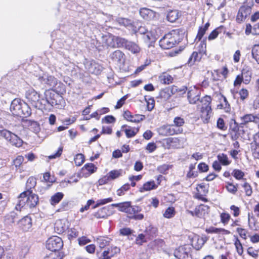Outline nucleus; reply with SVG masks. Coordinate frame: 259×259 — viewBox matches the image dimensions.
Wrapping results in <instances>:
<instances>
[{
  "instance_id": "1",
  "label": "nucleus",
  "mask_w": 259,
  "mask_h": 259,
  "mask_svg": "<svg viewBox=\"0 0 259 259\" xmlns=\"http://www.w3.org/2000/svg\"><path fill=\"white\" fill-rule=\"evenodd\" d=\"M38 202L37 195L30 191H25L21 193L17 198V202L15 209L21 211L23 207L33 208L36 206Z\"/></svg>"
},
{
  "instance_id": "2",
  "label": "nucleus",
  "mask_w": 259,
  "mask_h": 259,
  "mask_svg": "<svg viewBox=\"0 0 259 259\" xmlns=\"http://www.w3.org/2000/svg\"><path fill=\"white\" fill-rule=\"evenodd\" d=\"M10 111L13 115L21 117H27L31 114V110L28 104L18 98L12 101Z\"/></svg>"
},
{
  "instance_id": "3",
  "label": "nucleus",
  "mask_w": 259,
  "mask_h": 259,
  "mask_svg": "<svg viewBox=\"0 0 259 259\" xmlns=\"http://www.w3.org/2000/svg\"><path fill=\"white\" fill-rule=\"evenodd\" d=\"M180 41L177 30H173L165 34L159 40L160 47L164 49H169L179 44Z\"/></svg>"
},
{
  "instance_id": "4",
  "label": "nucleus",
  "mask_w": 259,
  "mask_h": 259,
  "mask_svg": "<svg viewBox=\"0 0 259 259\" xmlns=\"http://www.w3.org/2000/svg\"><path fill=\"white\" fill-rule=\"evenodd\" d=\"M58 97H59L58 95L55 93L53 91L46 90L44 95L41 96L42 110L50 109V107L57 105Z\"/></svg>"
},
{
  "instance_id": "5",
  "label": "nucleus",
  "mask_w": 259,
  "mask_h": 259,
  "mask_svg": "<svg viewBox=\"0 0 259 259\" xmlns=\"http://www.w3.org/2000/svg\"><path fill=\"white\" fill-rule=\"evenodd\" d=\"M27 102L33 107L42 110L41 96L32 88L27 90L25 94Z\"/></svg>"
},
{
  "instance_id": "6",
  "label": "nucleus",
  "mask_w": 259,
  "mask_h": 259,
  "mask_svg": "<svg viewBox=\"0 0 259 259\" xmlns=\"http://www.w3.org/2000/svg\"><path fill=\"white\" fill-rule=\"evenodd\" d=\"M202 104L201 108V117L207 120L210 118L212 113V109L210 106L211 98L209 96H205L200 100Z\"/></svg>"
},
{
  "instance_id": "7",
  "label": "nucleus",
  "mask_w": 259,
  "mask_h": 259,
  "mask_svg": "<svg viewBox=\"0 0 259 259\" xmlns=\"http://www.w3.org/2000/svg\"><path fill=\"white\" fill-rule=\"evenodd\" d=\"M63 246L62 239L58 236H52L48 239L46 243V247L52 251L60 250Z\"/></svg>"
},
{
  "instance_id": "8",
  "label": "nucleus",
  "mask_w": 259,
  "mask_h": 259,
  "mask_svg": "<svg viewBox=\"0 0 259 259\" xmlns=\"http://www.w3.org/2000/svg\"><path fill=\"white\" fill-rule=\"evenodd\" d=\"M201 91L195 86L189 88L187 93V99L191 104H196L200 100Z\"/></svg>"
},
{
  "instance_id": "9",
  "label": "nucleus",
  "mask_w": 259,
  "mask_h": 259,
  "mask_svg": "<svg viewBox=\"0 0 259 259\" xmlns=\"http://www.w3.org/2000/svg\"><path fill=\"white\" fill-rule=\"evenodd\" d=\"M109 57L112 62L119 66L123 64L125 60L124 54L119 50H117L111 53L109 55Z\"/></svg>"
},
{
  "instance_id": "10",
  "label": "nucleus",
  "mask_w": 259,
  "mask_h": 259,
  "mask_svg": "<svg viewBox=\"0 0 259 259\" xmlns=\"http://www.w3.org/2000/svg\"><path fill=\"white\" fill-rule=\"evenodd\" d=\"M251 13V7L247 5L241 7L236 17V21L238 23L244 21Z\"/></svg>"
},
{
  "instance_id": "11",
  "label": "nucleus",
  "mask_w": 259,
  "mask_h": 259,
  "mask_svg": "<svg viewBox=\"0 0 259 259\" xmlns=\"http://www.w3.org/2000/svg\"><path fill=\"white\" fill-rule=\"evenodd\" d=\"M161 134L165 136H171L175 134H179L182 133V128L176 129L173 125H166L162 126L160 129Z\"/></svg>"
},
{
  "instance_id": "12",
  "label": "nucleus",
  "mask_w": 259,
  "mask_h": 259,
  "mask_svg": "<svg viewBox=\"0 0 259 259\" xmlns=\"http://www.w3.org/2000/svg\"><path fill=\"white\" fill-rule=\"evenodd\" d=\"M111 205L104 206L99 209L93 215L97 219H105L112 214V211L111 210Z\"/></svg>"
},
{
  "instance_id": "13",
  "label": "nucleus",
  "mask_w": 259,
  "mask_h": 259,
  "mask_svg": "<svg viewBox=\"0 0 259 259\" xmlns=\"http://www.w3.org/2000/svg\"><path fill=\"white\" fill-rule=\"evenodd\" d=\"M123 117L127 121L135 123L140 122L145 118V116L144 115H133L128 110H126L124 112Z\"/></svg>"
},
{
  "instance_id": "14",
  "label": "nucleus",
  "mask_w": 259,
  "mask_h": 259,
  "mask_svg": "<svg viewBox=\"0 0 259 259\" xmlns=\"http://www.w3.org/2000/svg\"><path fill=\"white\" fill-rule=\"evenodd\" d=\"M120 252V248L117 246H111L107 250H104L102 253L103 257L101 259H110L114 255L119 253Z\"/></svg>"
},
{
  "instance_id": "15",
  "label": "nucleus",
  "mask_w": 259,
  "mask_h": 259,
  "mask_svg": "<svg viewBox=\"0 0 259 259\" xmlns=\"http://www.w3.org/2000/svg\"><path fill=\"white\" fill-rule=\"evenodd\" d=\"M177 90L175 85H173L170 88H166L160 92L159 96L164 100H167L169 99L172 95L177 93Z\"/></svg>"
},
{
  "instance_id": "16",
  "label": "nucleus",
  "mask_w": 259,
  "mask_h": 259,
  "mask_svg": "<svg viewBox=\"0 0 259 259\" xmlns=\"http://www.w3.org/2000/svg\"><path fill=\"white\" fill-rule=\"evenodd\" d=\"M41 83L46 84L50 88H55L58 84V80L53 76H43L39 78Z\"/></svg>"
},
{
  "instance_id": "17",
  "label": "nucleus",
  "mask_w": 259,
  "mask_h": 259,
  "mask_svg": "<svg viewBox=\"0 0 259 259\" xmlns=\"http://www.w3.org/2000/svg\"><path fill=\"white\" fill-rule=\"evenodd\" d=\"M209 209V207L208 206L204 204L197 206L195 209V216L199 218H203L208 213Z\"/></svg>"
},
{
  "instance_id": "18",
  "label": "nucleus",
  "mask_w": 259,
  "mask_h": 259,
  "mask_svg": "<svg viewBox=\"0 0 259 259\" xmlns=\"http://www.w3.org/2000/svg\"><path fill=\"white\" fill-rule=\"evenodd\" d=\"M111 40L114 41V44L112 45H109V46L113 48H125L127 42L128 40L119 36H113Z\"/></svg>"
},
{
  "instance_id": "19",
  "label": "nucleus",
  "mask_w": 259,
  "mask_h": 259,
  "mask_svg": "<svg viewBox=\"0 0 259 259\" xmlns=\"http://www.w3.org/2000/svg\"><path fill=\"white\" fill-rule=\"evenodd\" d=\"M243 125L249 122H253L259 124V113L253 115L252 114H246L241 117Z\"/></svg>"
},
{
  "instance_id": "20",
  "label": "nucleus",
  "mask_w": 259,
  "mask_h": 259,
  "mask_svg": "<svg viewBox=\"0 0 259 259\" xmlns=\"http://www.w3.org/2000/svg\"><path fill=\"white\" fill-rule=\"evenodd\" d=\"M174 255L176 257L179 259H189V253L186 249L183 246L179 247L176 249L174 252Z\"/></svg>"
},
{
  "instance_id": "21",
  "label": "nucleus",
  "mask_w": 259,
  "mask_h": 259,
  "mask_svg": "<svg viewBox=\"0 0 259 259\" xmlns=\"http://www.w3.org/2000/svg\"><path fill=\"white\" fill-rule=\"evenodd\" d=\"M139 13L141 16L146 20H150L155 17L154 12L147 8L141 9Z\"/></svg>"
},
{
  "instance_id": "22",
  "label": "nucleus",
  "mask_w": 259,
  "mask_h": 259,
  "mask_svg": "<svg viewBox=\"0 0 259 259\" xmlns=\"http://www.w3.org/2000/svg\"><path fill=\"white\" fill-rule=\"evenodd\" d=\"M144 233H145V235L149 239H152L156 237L157 235V229L152 225H149L146 228Z\"/></svg>"
},
{
  "instance_id": "23",
  "label": "nucleus",
  "mask_w": 259,
  "mask_h": 259,
  "mask_svg": "<svg viewBox=\"0 0 259 259\" xmlns=\"http://www.w3.org/2000/svg\"><path fill=\"white\" fill-rule=\"evenodd\" d=\"M20 225L24 231H28L32 226L31 219L27 215L20 221Z\"/></svg>"
},
{
  "instance_id": "24",
  "label": "nucleus",
  "mask_w": 259,
  "mask_h": 259,
  "mask_svg": "<svg viewBox=\"0 0 259 259\" xmlns=\"http://www.w3.org/2000/svg\"><path fill=\"white\" fill-rule=\"evenodd\" d=\"M67 229L64 221L63 220H58L56 221L54 225V230L58 234H62Z\"/></svg>"
},
{
  "instance_id": "25",
  "label": "nucleus",
  "mask_w": 259,
  "mask_h": 259,
  "mask_svg": "<svg viewBox=\"0 0 259 259\" xmlns=\"http://www.w3.org/2000/svg\"><path fill=\"white\" fill-rule=\"evenodd\" d=\"M158 185H156L154 181H148L144 183L143 186L139 189V191L143 193L145 191H150L155 189L157 188Z\"/></svg>"
},
{
  "instance_id": "26",
  "label": "nucleus",
  "mask_w": 259,
  "mask_h": 259,
  "mask_svg": "<svg viewBox=\"0 0 259 259\" xmlns=\"http://www.w3.org/2000/svg\"><path fill=\"white\" fill-rule=\"evenodd\" d=\"M206 240L203 237H196L193 239L192 245L196 250H199L204 244Z\"/></svg>"
},
{
  "instance_id": "27",
  "label": "nucleus",
  "mask_w": 259,
  "mask_h": 259,
  "mask_svg": "<svg viewBox=\"0 0 259 259\" xmlns=\"http://www.w3.org/2000/svg\"><path fill=\"white\" fill-rule=\"evenodd\" d=\"M125 49L135 54L139 53L141 50L140 48L137 44L131 41H128Z\"/></svg>"
},
{
  "instance_id": "28",
  "label": "nucleus",
  "mask_w": 259,
  "mask_h": 259,
  "mask_svg": "<svg viewBox=\"0 0 259 259\" xmlns=\"http://www.w3.org/2000/svg\"><path fill=\"white\" fill-rule=\"evenodd\" d=\"M8 141L12 145L17 147H21L23 143V141L19 137L13 133Z\"/></svg>"
},
{
  "instance_id": "29",
  "label": "nucleus",
  "mask_w": 259,
  "mask_h": 259,
  "mask_svg": "<svg viewBox=\"0 0 259 259\" xmlns=\"http://www.w3.org/2000/svg\"><path fill=\"white\" fill-rule=\"evenodd\" d=\"M101 70V67L95 62H91L88 67L89 72L93 74H98Z\"/></svg>"
},
{
  "instance_id": "30",
  "label": "nucleus",
  "mask_w": 259,
  "mask_h": 259,
  "mask_svg": "<svg viewBox=\"0 0 259 259\" xmlns=\"http://www.w3.org/2000/svg\"><path fill=\"white\" fill-rule=\"evenodd\" d=\"M179 18V12L177 10H172L167 13L166 19L168 21L175 22Z\"/></svg>"
},
{
  "instance_id": "31",
  "label": "nucleus",
  "mask_w": 259,
  "mask_h": 259,
  "mask_svg": "<svg viewBox=\"0 0 259 259\" xmlns=\"http://www.w3.org/2000/svg\"><path fill=\"white\" fill-rule=\"evenodd\" d=\"M243 127V123H240L239 125L238 123L234 121L233 123H231L230 126V130L231 131V132H241L243 133L244 131L242 128Z\"/></svg>"
},
{
  "instance_id": "32",
  "label": "nucleus",
  "mask_w": 259,
  "mask_h": 259,
  "mask_svg": "<svg viewBox=\"0 0 259 259\" xmlns=\"http://www.w3.org/2000/svg\"><path fill=\"white\" fill-rule=\"evenodd\" d=\"M64 194L62 192H57L53 195L50 199L52 205H56L63 198Z\"/></svg>"
},
{
  "instance_id": "33",
  "label": "nucleus",
  "mask_w": 259,
  "mask_h": 259,
  "mask_svg": "<svg viewBox=\"0 0 259 259\" xmlns=\"http://www.w3.org/2000/svg\"><path fill=\"white\" fill-rule=\"evenodd\" d=\"M19 214L14 211L11 212L6 217V220L9 223H14L19 220Z\"/></svg>"
},
{
  "instance_id": "34",
  "label": "nucleus",
  "mask_w": 259,
  "mask_h": 259,
  "mask_svg": "<svg viewBox=\"0 0 259 259\" xmlns=\"http://www.w3.org/2000/svg\"><path fill=\"white\" fill-rule=\"evenodd\" d=\"M131 202H124L119 203H113L111 204L113 207H118L120 211L125 212L126 213L128 206Z\"/></svg>"
},
{
  "instance_id": "35",
  "label": "nucleus",
  "mask_w": 259,
  "mask_h": 259,
  "mask_svg": "<svg viewBox=\"0 0 259 259\" xmlns=\"http://www.w3.org/2000/svg\"><path fill=\"white\" fill-rule=\"evenodd\" d=\"M241 76L243 77V82L248 84L251 78V72L248 70L243 69Z\"/></svg>"
},
{
  "instance_id": "36",
  "label": "nucleus",
  "mask_w": 259,
  "mask_h": 259,
  "mask_svg": "<svg viewBox=\"0 0 259 259\" xmlns=\"http://www.w3.org/2000/svg\"><path fill=\"white\" fill-rule=\"evenodd\" d=\"M36 184V180L35 178L31 177H30L27 181L26 184V191H32V189L34 188Z\"/></svg>"
},
{
  "instance_id": "37",
  "label": "nucleus",
  "mask_w": 259,
  "mask_h": 259,
  "mask_svg": "<svg viewBox=\"0 0 259 259\" xmlns=\"http://www.w3.org/2000/svg\"><path fill=\"white\" fill-rule=\"evenodd\" d=\"M111 239L107 237H100L97 239V242L101 248H103L108 245Z\"/></svg>"
},
{
  "instance_id": "38",
  "label": "nucleus",
  "mask_w": 259,
  "mask_h": 259,
  "mask_svg": "<svg viewBox=\"0 0 259 259\" xmlns=\"http://www.w3.org/2000/svg\"><path fill=\"white\" fill-rule=\"evenodd\" d=\"M201 58V56H200L197 52H194L190 57L187 63L189 66H192L195 61L199 60Z\"/></svg>"
},
{
  "instance_id": "39",
  "label": "nucleus",
  "mask_w": 259,
  "mask_h": 259,
  "mask_svg": "<svg viewBox=\"0 0 259 259\" xmlns=\"http://www.w3.org/2000/svg\"><path fill=\"white\" fill-rule=\"evenodd\" d=\"M217 157L219 161L224 165H228L230 163L227 155L224 153L218 154Z\"/></svg>"
},
{
  "instance_id": "40",
  "label": "nucleus",
  "mask_w": 259,
  "mask_h": 259,
  "mask_svg": "<svg viewBox=\"0 0 259 259\" xmlns=\"http://www.w3.org/2000/svg\"><path fill=\"white\" fill-rule=\"evenodd\" d=\"M128 128L124 130L127 138H130L134 137L139 131V128H132L128 126Z\"/></svg>"
},
{
  "instance_id": "41",
  "label": "nucleus",
  "mask_w": 259,
  "mask_h": 259,
  "mask_svg": "<svg viewBox=\"0 0 259 259\" xmlns=\"http://www.w3.org/2000/svg\"><path fill=\"white\" fill-rule=\"evenodd\" d=\"M251 55L252 58L259 64V45L253 46L251 50Z\"/></svg>"
},
{
  "instance_id": "42",
  "label": "nucleus",
  "mask_w": 259,
  "mask_h": 259,
  "mask_svg": "<svg viewBox=\"0 0 259 259\" xmlns=\"http://www.w3.org/2000/svg\"><path fill=\"white\" fill-rule=\"evenodd\" d=\"M122 171L121 169L113 170L108 172L107 175L110 180H114L121 175Z\"/></svg>"
},
{
  "instance_id": "43",
  "label": "nucleus",
  "mask_w": 259,
  "mask_h": 259,
  "mask_svg": "<svg viewBox=\"0 0 259 259\" xmlns=\"http://www.w3.org/2000/svg\"><path fill=\"white\" fill-rule=\"evenodd\" d=\"M116 22L120 26L127 27L132 25V21L130 19L124 18H118Z\"/></svg>"
},
{
  "instance_id": "44",
  "label": "nucleus",
  "mask_w": 259,
  "mask_h": 259,
  "mask_svg": "<svg viewBox=\"0 0 259 259\" xmlns=\"http://www.w3.org/2000/svg\"><path fill=\"white\" fill-rule=\"evenodd\" d=\"M205 231L207 233H216L219 234L221 233L222 232H225L226 234L229 233V231L226 230L224 229L217 228L213 227H211L209 228H207L205 230Z\"/></svg>"
},
{
  "instance_id": "45",
  "label": "nucleus",
  "mask_w": 259,
  "mask_h": 259,
  "mask_svg": "<svg viewBox=\"0 0 259 259\" xmlns=\"http://www.w3.org/2000/svg\"><path fill=\"white\" fill-rule=\"evenodd\" d=\"M175 213V208L173 207H169L165 210L163 213V216L164 218L170 219L174 217Z\"/></svg>"
},
{
  "instance_id": "46",
  "label": "nucleus",
  "mask_w": 259,
  "mask_h": 259,
  "mask_svg": "<svg viewBox=\"0 0 259 259\" xmlns=\"http://www.w3.org/2000/svg\"><path fill=\"white\" fill-rule=\"evenodd\" d=\"M12 134L13 133L9 131L4 128L3 127H0V136L5 138L7 141L9 140Z\"/></svg>"
},
{
  "instance_id": "47",
  "label": "nucleus",
  "mask_w": 259,
  "mask_h": 259,
  "mask_svg": "<svg viewBox=\"0 0 259 259\" xmlns=\"http://www.w3.org/2000/svg\"><path fill=\"white\" fill-rule=\"evenodd\" d=\"M112 201H113V199L111 197L98 200L96 202V204L93 206V208L95 209L101 205H104L107 203L111 202Z\"/></svg>"
},
{
  "instance_id": "48",
  "label": "nucleus",
  "mask_w": 259,
  "mask_h": 259,
  "mask_svg": "<svg viewBox=\"0 0 259 259\" xmlns=\"http://www.w3.org/2000/svg\"><path fill=\"white\" fill-rule=\"evenodd\" d=\"M97 169V167L93 163L85 164L82 167V170H87L91 174L94 173Z\"/></svg>"
},
{
  "instance_id": "49",
  "label": "nucleus",
  "mask_w": 259,
  "mask_h": 259,
  "mask_svg": "<svg viewBox=\"0 0 259 259\" xmlns=\"http://www.w3.org/2000/svg\"><path fill=\"white\" fill-rule=\"evenodd\" d=\"M147 238L145 234H140L136 239V243L139 245H142L143 243L147 241Z\"/></svg>"
},
{
  "instance_id": "50",
  "label": "nucleus",
  "mask_w": 259,
  "mask_h": 259,
  "mask_svg": "<svg viewBox=\"0 0 259 259\" xmlns=\"http://www.w3.org/2000/svg\"><path fill=\"white\" fill-rule=\"evenodd\" d=\"M234 245L237 253L239 255H241L243 252V248L242 244L238 238H236Z\"/></svg>"
},
{
  "instance_id": "51",
  "label": "nucleus",
  "mask_w": 259,
  "mask_h": 259,
  "mask_svg": "<svg viewBox=\"0 0 259 259\" xmlns=\"http://www.w3.org/2000/svg\"><path fill=\"white\" fill-rule=\"evenodd\" d=\"M74 162L77 166L81 165L84 160V155L82 154H77L76 155L74 159Z\"/></svg>"
},
{
  "instance_id": "52",
  "label": "nucleus",
  "mask_w": 259,
  "mask_h": 259,
  "mask_svg": "<svg viewBox=\"0 0 259 259\" xmlns=\"http://www.w3.org/2000/svg\"><path fill=\"white\" fill-rule=\"evenodd\" d=\"M161 82L164 84H169L172 82L173 78L168 74L163 75L160 77Z\"/></svg>"
},
{
  "instance_id": "53",
  "label": "nucleus",
  "mask_w": 259,
  "mask_h": 259,
  "mask_svg": "<svg viewBox=\"0 0 259 259\" xmlns=\"http://www.w3.org/2000/svg\"><path fill=\"white\" fill-rule=\"evenodd\" d=\"M237 184L236 185H234L232 183L228 182L226 186V189L230 193L234 194L237 191Z\"/></svg>"
},
{
  "instance_id": "54",
  "label": "nucleus",
  "mask_w": 259,
  "mask_h": 259,
  "mask_svg": "<svg viewBox=\"0 0 259 259\" xmlns=\"http://www.w3.org/2000/svg\"><path fill=\"white\" fill-rule=\"evenodd\" d=\"M185 123L184 119L181 117H176L174 119V126L181 127Z\"/></svg>"
},
{
  "instance_id": "55",
  "label": "nucleus",
  "mask_w": 259,
  "mask_h": 259,
  "mask_svg": "<svg viewBox=\"0 0 259 259\" xmlns=\"http://www.w3.org/2000/svg\"><path fill=\"white\" fill-rule=\"evenodd\" d=\"M220 100L222 101V103L224 104V109L225 112H228L230 110V106L228 102L227 101V98L223 95H222Z\"/></svg>"
},
{
  "instance_id": "56",
  "label": "nucleus",
  "mask_w": 259,
  "mask_h": 259,
  "mask_svg": "<svg viewBox=\"0 0 259 259\" xmlns=\"http://www.w3.org/2000/svg\"><path fill=\"white\" fill-rule=\"evenodd\" d=\"M143 38L145 41L151 42L155 41V36L149 31H147L146 33L144 35Z\"/></svg>"
},
{
  "instance_id": "57",
  "label": "nucleus",
  "mask_w": 259,
  "mask_h": 259,
  "mask_svg": "<svg viewBox=\"0 0 259 259\" xmlns=\"http://www.w3.org/2000/svg\"><path fill=\"white\" fill-rule=\"evenodd\" d=\"M232 175L237 180H240L244 176L243 171L239 169H234L233 171Z\"/></svg>"
},
{
  "instance_id": "58",
  "label": "nucleus",
  "mask_w": 259,
  "mask_h": 259,
  "mask_svg": "<svg viewBox=\"0 0 259 259\" xmlns=\"http://www.w3.org/2000/svg\"><path fill=\"white\" fill-rule=\"evenodd\" d=\"M24 157L21 155L18 156L16 159L13 160V164L16 167H19L23 163Z\"/></svg>"
},
{
  "instance_id": "59",
  "label": "nucleus",
  "mask_w": 259,
  "mask_h": 259,
  "mask_svg": "<svg viewBox=\"0 0 259 259\" xmlns=\"http://www.w3.org/2000/svg\"><path fill=\"white\" fill-rule=\"evenodd\" d=\"M241 100L242 101L246 99L249 95L248 91L245 89H242L239 92Z\"/></svg>"
},
{
  "instance_id": "60",
  "label": "nucleus",
  "mask_w": 259,
  "mask_h": 259,
  "mask_svg": "<svg viewBox=\"0 0 259 259\" xmlns=\"http://www.w3.org/2000/svg\"><path fill=\"white\" fill-rule=\"evenodd\" d=\"M198 169L200 172H206L208 170L209 167L206 163L201 162L198 164Z\"/></svg>"
},
{
  "instance_id": "61",
  "label": "nucleus",
  "mask_w": 259,
  "mask_h": 259,
  "mask_svg": "<svg viewBox=\"0 0 259 259\" xmlns=\"http://www.w3.org/2000/svg\"><path fill=\"white\" fill-rule=\"evenodd\" d=\"M94 203H95V201L94 200H93V199L89 200L87 201V204L84 205V206H83L80 208V210H79L80 212H83L85 210H88L90 208V206L92 204H94Z\"/></svg>"
},
{
  "instance_id": "62",
  "label": "nucleus",
  "mask_w": 259,
  "mask_h": 259,
  "mask_svg": "<svg viewBox=\"0 0 259 259\" xmlns=\"http://www.w3.org/2000/svg\"><path fill=\"white\" fill-rule=\"evenodd\" d=\"M242 187L244 188L246 195L250 196L252 194V189L250 185L245 182L242 185Z\"/></svg>"
},
{
  "instance_id": "63",
  "label": "nucleus",
  "mask_w": 259,
  "mask_h": 259,
  "mask_svg": "<svg viewBox=\"0 0 259 259\" xmlns=\"http://www.w3.org/2000/svg\"><path fill=\"white\" fill-rule=\"evenodd\" d=\"M217 127L222 130H225L227 127L225 126L224 120L222 118H219L217 120Z\"/></svg>"
},
{
  "instance_id": "64",
  "label": "nucleus",
  "mask_w": 259,
  "mask_h": 259,
  "mask_svg": "<svg viewBox=\"0 0 259 259\" xmlns=\"http://www.w3.org/2000/svg\"><path fill=\"white\" fill-rule=\"evenodd\" d=\"M157 148L155 143H149L147 144L146 149L149 151V153H152Z\"/></svg>"
}]
</instances>
